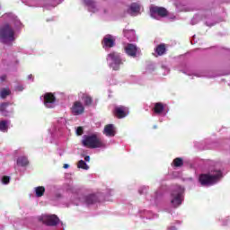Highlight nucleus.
Segmentation results:
<instances>
[{
    "mask_svg": "<svg viewBox=\"0 0 230 230\" xmlns=\"http://www.w3.org/2000/svg\"><path fill=\"white\" fill-rule=\"evenodd\" d=\"M82 145L85 146V148H102V146H105L103 140L96 134L84 135Z\"/></svg>",
    "mask_w": 230,
    "mask_h": 230,
    "instance_id": "1",
    "label": "nucleus"
},
{
    "mask_svg": "<svg viewBox=\"0 0 230 230\" xmlns=\"http://www.w3.org/2000/svg\"><path fill=\"white\" fill-rule=\"evenodd\" d=\"M0 40L3 44H9L15 40V31L10 24L5 23L0 28Z\"/></svg>",
    "mask_w": 230,
    "mask_h": 230,
    "instance_id": "2",
    "label": "nucleus"
},
{
    "mask_svg": "<svg viewBox=\"0 0 230 230\" xmlns=\"http://www.w3.org/2000/svg\"><path fill=\"white\" fill-rule=\"evenodd\" d=\"M222 177V171H215V173H203L199 175V181L201 186H213L217 184Z\"/></svg>",
    "mask_w": 230,
    "mask_h": 230,
    "instance_id": "3",
    "label": "nucleus"
},
{
    "mask_svg": "<svg viewBox=\"0 0 230 230\" xmlns=\"http://www.w3.org/2000/svg\"><path fill=\"white\" fill-rule=\"evenodd\" d=\"M171 204L172 208H179L184 200V188L176 186L171 193Z\"/></svg>",
    "mask_w": 230,
    "mask_h": 230,
    "instance_id": "4",
    "label": "nucleus"
},
{
    "mask_svg": "<svg viewBox=\"0 0 230 230\" xmlns=\"http://www.w3.org/2000/svg\"><path fill=\"white\" fill-rule=\"evenodd\" d=\"M107 60H111L110 67L113 69V71H119V66L123 65V60L121 59V56L118 52H111L107 55Z\"/></svg>",
    "mask_w": 230,
    "mask_h": 230,
    "instance_id": "5",
    "label": "nucleus"
},
{
    "mask_svg": "<svg viewBox=\"0 0 230 230\" xmlns=\"http://www.w3.org/2000/svg\"><path fill=\"white\" fill-rule=\"evenodd\" d=\"M39 220L40 222H42V224H45V226H58V222H60V219H58V217L56 215H44L41 216Z\"/></svg>",
    "mask_w": 230,
    "mask_h": 230,
    "instance_id": "6",
    "label": "nucleus"
},
{
    "mask_svg": "<svg viewBox=\"0 0 230 230\" xmlns=\"http://www.w3.org/2000/svg\"><path fill=\"white\" fill-rule=\"evenodd\" d=\"M125 53L128 57H132L133 58H136L139 53H141V50H139V48L132 43H128L124 47Z\"/></svg>",
    "mask_w": 230,
    "mask_h": 230,
    "instance_id": "7",
    "label": "nucleus"
},
{
    "mask_svg": "<svg viewBox=\"0 0 230 230\" xmlns=\"http://www.w3.org/2000/svg\"><path fill=\"white\" fill-rule=\"evenodd\" d=\"M102 46L103 49H111V48L116 46V39H114V36L107 34L102 40Z\"/></svg>",
    "mask_w": 230,
    "mask_h": 230,
    "instance_id": "8",
    "label": "nucleus"
},
{
    "mask_svg": "<svg viewBox=\"0 0 230 230\" xmlns=\"http://www.w3.org/2000/svg\"><path fill=\"white\" fill-rule=\"evenodd\" d=\"M113 116L118 119H123L128 116V108L125 106H117L113 110Z\"/></svg>",
    "mask_w": 230,
    "mask_h": 230,
    "instance_id": "9",
    "label": "nucleus"
},
{
    "mask_svg": "<svg viewBox=\"0 0 230 230\" xmlns=\"http://www.w3.org/2000/svg\"><path fill=\"white\" fill-rule=\"evenodd\" d=\"M151 17L159 15V17H168V10L164 7L153 6L150 8Z\"/></svg>",
    "mask_w": 230,
    "mask_h": 230,
    "instance_id": "10",
    "label": "nucleus"
},
{
    "mask_svg": "<svg viewBox=\"0 0 230 230\" xmlns=\"http://www.w3.org/2000/svg\"><path fill=\"white\" fill-rule=\"evenodd\" d=\"M0 112L4 118H8L10 114H13V108H12V103L2 102L0 104Z\"/></svg>",
    "mask_w": 230,
    "mask_h": 230,
    "instance_id": "11",
    "label": "nucleus"
},
{
    "mask_svg": "<svg viewBox=\"0 0 230 230\" xmlns=\"http://www.w3.org/2000/svg\"><path fill=\"white\" fill-rule=\"evenodd\" d=\"M71 111L74 116H80L85 112V107H84V104L81 102L77 101L74 102Z\"/></svg>",
    "mask_w": 230,
    "mask_h": 230,
    "instance_id": "12",
    "label": "nucleus"
},
{
    "mask_svg": "<svg viewBox=\"0 0 230 230\" xmlns=\"http://www.w3.org/2000/svg\"><path fill=\"white\" fill-rule=\"evenodd\" d=\"M43 103L47 109H51V104L55 103L57 102V97H55V94L51 93H46L43 96Z\"/></svg>",
    "mask_w": 230,
    "mask_h": 230,
    "instance_id": "13",
    "label": "nucleus"
},
{
    "mask_svg": "<svg viewBox=\"0 0 230 230\" xmlns=\"http://www.w3.org/2000/svg\"><path fill=\"white\" fill-rule=\"evenodd\" d=\"M104 136L107 137H114L116 136V128H114V124H107L103 129Z\"/></svg>",
    "mask_w": 230,
    "mask_h": 230,
    "instance_id": "14",
    "label": "nucleus"
},
{
    "mask_svg": "<svg viewBox=\"0 0 230 230\" xmlns=\"http://www.w3.org/2000/svg\"><path fill=\"white\" fill-rule=\"evenodd\" d=\"M84 204H87V206L96 204V202L100 201V199H98V196H96V194H90L88 196H85L84 198Z\"/></svg>",
    "mask_w": 230,
    "mask_h": 230,
    "instance_id": "15",
    "label": "nucleus"
},
{
    "mask_svg": "<svg viewBox=\"0 0 230 230\" xmlns=\"http://www.w3.org/2000/svg\"><path fill=\"white\" fill-rule=\"evenodd\" d=\"M155 53L158 57H163V55L166 54V44L161 43L155 48Z\"/></svg>",
    "mask_w": 230,
    "mask_h": 230,
    "instance_id": "16",
    "label": "nucleus"
},
{
    "mask_svg": "<svg viewBox=\"0 0 230 230\" xmlns=\"http://www.w3.org/2000/svg\"><path fill=\"white\" fill-rule=\"evenodd\" d=\"M82 100L85 107H91L93 105V97L87 93L83 94Z\"/></svg>",
    "mask_w": 230,
    "mask_h": 230,
    "instance_id": "17",
    "label": "nucleus"
},
{
    "mask_svg": "<svg viewBox=\"0 0 230 230\" xmlns=\"http://www.w3.org/2000/svg\"><path fill=\"white\" fill-rule=\"evenodd\" d=\"M163 111H164V104H163V102L155 103V107H154L155 114H162Z\"/></svg>",
    "mask_w": 230,
    "mask_h": 230,
    "instance_id": "18",
    "label": "nucleus"
},
{
    "mask_svg": "<svg viewBox=\"0 0 230 230\" xmlns=\"http://www.w3.org/2000/svg\"><path fill=\"white\" fill-rule=\"evenodd\" d=\"M84 4L89 7L90 12H96V3L93 0H84Z\"/></svg>",
    "mask_w": 230,
    "mask_h": 230,
    "instance_id": "19",
    "label": "nucleus"
},
{
    "mask_svg": "<svg viewBox=\"0 0 230 230\" xmlns=\"http://www.w3.org/2000/svg\"><path fill=\"white\" fill-rule=\"evenodd\" d=\"M36 197L40 198L44 196V193H46V188L44 186H39L34 189Z\"/></svg>",
    "mask_w": 230,
    "mask_h": 230,
    "instance_id": "20",
    "label": "nucleus"
},
{
    "mask_svg": "<svg viewBox=\"0 0 230 230\" xmlns=\"http://www.w3.org/2000/svg\"><path fill=\"white\" fill-rule=\"evenodd\" d=\"M184 165V160H182V158L181 157H177L172 161V166H174V168H181V166Z\"/></svg>",
    "mask_w": 230,
    "mask_h": 230,
    "instance_id": "21",
    "label": "nucleus"
},
{
    "mask_svg": "<svg viewBox=\"0 0 230 230\" xmlns=\"http://www.w3.org/2000/svg\"><path fill=\"white\" fill-rule=\"evenodd\" d=\"M17 164L18 166H28L29 162H28V158H26L25 156H21L17 159Z\"/></svg>",
    "mask_w": 230,
    "mask_h": 230,
    "instance_id": "22",
    "label": "nucleus"
},
{
    "mask_svg": "<svg viewBox=\"0 0 230 230\" xmlns=\"http://www.w3.org/2000/svg\"><path fill=\"white\" fill-rule=\"evenodd\" d=\"M130 11L132 13H139L141 6L137 3H133L130 4Z\"/></svg>",
    "mask_w": 230,
    "mask_h": 230,
    "instance_id": "23",
    "label": "nucleus"
},
{
    "mask_svg": "<svg viewBox=\"0 0 230 230\" xmlns=\"http://www.w3.org/2000/svg\"><path fill=\"white\" fill-rule=\"evenodd\" d=\"M0 131L1 132H8V120H1L0 121Z\"/></svg>",
    "mask_w": 230,
    "mask_h": 230,
    "instance_id": "24",
    "label": "nucleus"
},
{
    "mask_svg": "<svg viewBox=\"0 0 230 230\" xmlns=\"http://www.w3.org/2000/svg\"><path fill=\"white\" fill-rule=\"evenodd\" d=\"M10 94H12V92L10 91V89L4 88L0 92V98L4 100V98H6L7 96H10Z\"/></svg>",
    "mask_w": 230,
    "mask_h": 230,
    "instance_id": "25",
    "label": "nucleus"
},
{
    "mask_svg": "<svg viewBox=\"0 0 230 230\" xmlns=\"http://www.w3.org/2000/svg\"><path fill=\"white\" fill-rule=\"evenodd\" d=\"M77 168H81L82 170H89V165L84 160H80L77 164Z\"/></svg>",
    "mask_w": 230,
    "mask_h": 230,
    "instance_id": "26",
    "label": "nucleus"
},
{
    "mask_svg": "<svg viewBox=\"0 0 230 230\" xmlns=\"http://www.w3.org/2000/svg\"><path fill=\"white\" fill-rule=\"evenodd\" d=\"M76 134H77L78 136H82V135L84 134V127H78V128H76Z\"/></svg>",
    "mask_w": 230,
    "mask_h": 230,
    "instance_id": "27",
    "label": "nucleus"
},
{
    "mask_svg": "<svg viewBox=\"0 0 230 230\" xmlns=\"http://www.w3.org/2000/svg\"><path fill=\"white\" fill-rule=\"evenodd\" d=\"M2 182H3L4 184H8V183L10 182V177H8V176H4V177L2 178Z\"/></svg>",
    "mask_w": 230,
    "mask_h": 230,
    "instance_id": "28",
    "label": "nucleus"
},
{
    "mask_svg": "<svg viewBox=\"0 0 230 230\" xmlns=\"http://www.w3.org/2000/svg\"><path fill=\"white\" fill-rule=\"evenodd\" d=\"M16 91H19V92L24 91V87L19 85L16 87Z\"/></svg>",
    "mask_w": 230,
    "mask_h": 230,
    "instance_id": "29",
    "label": "nucleus"
},
{
    "mask_svg": "<svg viewBox=\"0 0 230 230\" xmlns=\"http://www.w3.org/2000/svg\"><path fill=\"white\" fill-rule=\"evenodd\" d=\"M145 188L138 190L139 195H143L145 193Z\"/></svg>",
    "mask_w": 230,
    "mask_h": 230,
    "instance_id": "30",
    "label": "nucleus"
},
{
    "mask_svg": "<svg viewBox=\"0 0 230 230\" xmlns=\"http://www.w3.org/2000/svg\"><path fill=\"white\" fill-rule=\"evenodd\" d=\"M84 161H86V163H89V161H91V156L86 155V156L84 157Z\"/></svg>",
    "mask_w": 230,
    "mask_h": 230,
    "instance_id": "31",
    "label": "nucleus"
},
{
    "mask_svg": "<svg viewBox=\"0 0 230 230\" xmlns=\"http://www.w3.org/2000/svg\"><path fill=\"white\" fill-rule=\"evenodd\" d=\"M1 80H2V82H4V80H6V75H2Z\"/></svg>",
    "mask_w": 230,
    "mask_h": 230,
    "instance_id": "32",
    "label": "nucleus"
},
{
    "mask_svg": "<svg viewBox=\"0 0 230 230\" xmlns=\"http://www.w3.org/2000/svg\"><path fill=\"white\" fill-rule=\"evenodd\" d=\"M63 168H65V169H67V168H69V164H65L63 165Z\"/></svg>",
    "mask_w": 230,
    "mask_h": 230,
    "instance_id": "33",
    "label": "nucleus"
},
{
    "mask_svg": "<svg viewBox=\"0 0 230 230\" xmlns=\"http://www.w3.org/2000/svg\"><path fill=\"white\" fill-rule=\"evenodd\" d=\"M31 78H33V75H28V80H31Z\"/></svg>",
    "mask_w": 230,
    "mask_h": 230,
    "instance_id": "34",
    "label": "nucleus"
},
{
    "mask_svg": "<svg viewBox=\"0 0 230 230\" xmlns=\"http://www.w3.org/2000/svg\"><path fill=\"white\" fill-rule=\"evenodd\" d=\"M153 128H157V126H154Z\"/></svg>",
    "mask_w": 230,
    "mask_h": 230,
    "instance_id": "35",
    "label": "nucleus"
}]
</instances>
